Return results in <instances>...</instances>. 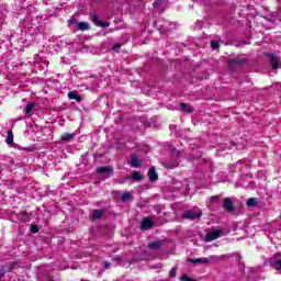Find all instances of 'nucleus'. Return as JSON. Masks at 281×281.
<instances>
[{
    "label": "nucleus",
    "mask_w": 281,
    "mask_h": 281,
    "mask_svg": "<svg viewBox=\"0 0 281 281\" xmlns=\"http://www.w3.org/2000/svg\"><path fill=\"white\" fill-rule=\"evenodd\" d=\"M211 260H221V257L210 256L202 258H189L188 262H191L192 265H207Z\"/></svg>",
    "instance_id": "obj_1"
},
{
    "label": "nucleus",
    "mask_w": 281,
    "mask_h": 281,
    "mask_svg": "<svg viewBox=\"0 0 281 281\" xmlns=\"http://www.w3.org/2000/svg\"><path fill=\"white\" fill-rule=\"evenodd\" d=\"M181 157V151H173L172 157H171V161L165 164V168H178L179 166V158Z\"/></svg>",
    "instance_id": "obj_2"
},
{
    "label": "nucleus",
    "mask_w": 281,
    "mask_h": 281,
    "mask_svg": "<svg viewBox=\"0 0 281 281\" xmlns=\"http://www.w3.org/2000/svg\"><path fill=\"white\" fill-rule=\"evenodd\" d=\"M203 213L200 211L189 210L186 213H183L182 218H189L190 221H194V218H201Z\"/></svg>",
    "instance_id": "obj_3"
},
{
    "label": "nucleus",
    "mask_w": 281,
    "mask_h": 281,
    "mask_svg": "<svg viewBox=\"0 0 281 281\" xmlns=\"http://www.w3.org/2000/svg\"><path fill=\"white\" fill-rule=\"evenodd\" d=\"M222 234L223 231L221 229L209 232L205 236V240L206 243H212V240H217V238H221Z\"/></svg>",
    "instance_id": "obj_4"
},
{
    "label": "nucleus",
    "mask_w": 281,
    "mask_h": 281,
    "mask_svg": "<svg viewBox=\"0 0 281 281\" xmlns=\"http://www.w3.org/2000/svg\"><path fill=\"white\" fill-rule=\"evenodd\" d=\"M14 267H16V261L10 262L9 266H2L0 270V280L3 278V276H5V273H8V271H12Z\"/></svg>",
    "instance_id": "obj_5"
},
{
    "label": "nucleus",
    "mask_w": 281,
    "mask_h": 281,
    "mask_svg": "<svg viewBox=\"0 0 281 281\" xmlns=\"http://www.w3.org/2000/svg\"><path fill=\"white\" fill-rule=\"evenodd\" d=\"M268 57L270 58V65L272 69H278V67H280V61L278 60V57L272 53H269Z\"/></svg>",
    "instance_id": "obj_6"
},
{
    "label": "nucleus",
    "mask_w": 281,
    "mask_h": 281,
    "mask_svg": "<svg viewBox=\"0 0 281 281\" xmlns=\"http://www.w3.org/2000/svg\"><path fill=\"white\" fill-rule=\"evenodd\" d=\"M223 207L224 210H226V212H229V213L234 212V203L229 198L224 199Z\"/></svg>",
    "instance_id": "obj_7"
},
{
    "label": "nucleus",
    "mask_w": 281,
    "mask_h": 281,
    "mask_svg": "<svg viewBox=\"0 0 281 281\" xmlns=\"http://www.w3.org/2000/svg\"><path fill=\"white\" fill-rule=\"evenodd\" d=\"M68 99L76 100V102H82V97H80V94H78V91H69Z\"/></svg>",
    "instance_id": "obj_8"
},
{
    "label": "nucleus",
    "mask_w": 281,
    "mask_h": 281,
    "mask_svg": "<svg viewBox=\"0 0 281 281\" xmlns=\"http://www.w3.org/2000/svg\"><path fill=\"white\" fill-rule=\"evenodd\" d=\"M130 166H132V168H139V166H142V161L137 156L133 155L130 160Z\"/></svg>",
    "instance_id": "obj_9"
},
{
    "label": "nucleus",
    "mask_w": 281,
    "mask_h": 281,
    "mask_svg": "<svg viewBox=\"0 0 281 281\" xmlns=\"http://www.w3.org/2000/svg\"><path fill=\"white\" fill-rule=\"evenodd\" d=\"M238 65H245V59L234 58L229 61L228 67L231 69H234Z\"/></svg>",
    "instance_id": "obj_10"
},
{
    "label": "nucleus",
    "mask_w": 281,
    "mask_h": 281,
    "mask_svg": "<svg viewBox=\"0 0 281 281\" xmlns=\"http://www.w3.org/2000/svg\"><path fill=\"white\" fill-rule=\"evenodd\" d=\"M97 172L98 175H111V172H113V167H99Z\"/></svg>",
    "instance_id": "obj_11"
},
{
    "label": "nucleus",
    "mask_w": 281,
    "mask_h": 281,
    "mask_svg": "<svg viewBox=\"0 0 281 281\" xmlns=\"http://www.w3.org/2000/svg\"><path fill=\"white\" fill-rule=\"evenodd\" d=\"M148 177H149V181H151V182L157 181V179H159V177L157 176V170L155 169V167H151L149 169Z\"/></svg>",
    "instance_id": "obj_12"
},
{
    "label": "nucleus",
    "mask_w": 281,
    "mask_h": 281,
    "mask_svg": "<svg viewBox=\"0 0 281 281\" xmlns=\"http://www.w3.org/2000/svg\"><path fill=\"white\" fill-rule=\"evenodd\" d=\"M153 227V221L144 218L140 223V229H150Z\"/></svg>",
    "instance_id": "obj_13"
},
{
    "label": "nucleus",
    "mask_w": 281,
    "mask_h": 281,
    "mask_svg": "<svg viewBox=\"0 0 281 281\" xmlns=\"http://www.w3.org/2000/svg\"><path fill=\"white\" fill-rule=\"evenodd\" d=\"M102 214H104V211H102V210H94L92 215H91V220L92 221H98V218H102Z\"/></svg>",
    "instance_id": "obj_14"
},
{
    "label": "nucleus",
    "mask_w": 281,
    "mask_h": 281,
    "mask_svg": "<svg viewBox=\"0 0 281 281\" xmlns=\"http://www.w3.org/2000/svg\"><path fill=\"white\" fill-rule=\"evenodd\" d=\"M76 137V134L65 133L61 135L60 139L61 142H71Z\"/></svg>",
    "instance_id": "obj_15"
},
{
    "label": "nucleus",
    "mask_w": 281,
    "mask_h": 281,
    "mask_svg": "<svg viewBox=\"0 0 281 281\" xmlns=\"http://www.w3.org/2000/svg\"><path fill=\"white\" fill-rule=\"evenodd\" d=\"M270 267H272V269H277V271H281V259L271 260L270 261Z\"/></svg>",
    "instance_id": "obj_16"
},
{
    "label": "nucleus",
    "mask_w": 281,
    "mask_h": 281,
    "mask_svg": "<svg viewBox=\"0 0 281 281\" xmlns=\"http://www.w3.org/2000/svg\"><path fill=\"white\" fill-rule=\"evenodd\" d=\"M161 245H164V241L156 240V241L148 244V248L149 249H159V247H161Z\"/></svg>",
    "instance_id": "obj_17"
},
{
    "label": "nucleus",
    "mask_w": 281,
    "mask_h": 281,
    "mask_svg": "<svg viewBox=\"0 0 281 281\" xmlns=\"http://www.w3.org/2000/svg\"><path fill=\"white\" fill-rule=\"evenodd\" d=\"M77 27L80 32H85L86 30H89V23L87 22H78Z\"/></svg>",
    "instance_id": "obj_18"
},
{
    "label": "nucleus",
    "mask_w": 281,
    "mask_h": 281,
    "mask_svg": "<svg viewBox=\"0 0 281 281\" xmlns=\"http://www.w3.org/2000/svg\"><path fill=\"white\" fill-rule=\"evenodd\" d=\"M180 108L182 111H184V113H192V106H190V104L181 103Z\"/></svg>",
    "instance_id": "obj_19"
},
{
    "label": "nucleus",
    "mask_w": 281,
    "mask_h": 281,
    "mask_svg": "<svg viewBox=\"0 0 281 281\" xmlns=\"http://www.w3.org/2000/svg\"><path fill=\"white\" fill-rule=\"evenodd\" d=\"M257 204H258V199H256V198H250L247 201L248 207H254V205H257Z\"/></svg>",
    "instance_id": "obj_20"
},
{
    "label": "nucleus",
    "mask_w": 281,
    "mask_h": 281,
    "mask_svg": "<svg viewBox=\"0 0 281 281\" xmlns=\"http://www.w3.org/2000/svg\"><path fill=\"white\" fill-rule=\"evenodd\" d=\"M7 144H12L14 142V134H12V131L8 132V137L5 139Z\"/></svg>",
    "instance_id": "obj_21"
},
{
    "label": "nucleus",
    "mask_w": 281,
    "mask_h": 281,
    "mask_svg": "<svg viewBox=\"0 0 281 281\" xmlns=\"http://www.w3.org/2000/svg\"><path fill=\"white\" fill-rule=\"evenodd\" d=\"M132 179H134V181H142V179H143L142 173L134 171L132 173Z\"/></svg>",
    "instance_id": "obj_22"
},
{
    "label": "nucleus",
    "mask_w": 281,
    "mask_h": 281,
    "mask_svg": "<svg viewBox=\"0 0 281 281\" xmlns=\"http://www.w3.org/2000/svg\"><path fill=\"white\" fill-rule=\"evenodd\" d=\"M133 198H131V193H128V192H125V193H123V195H122V201L124 202V203H126V201H131Z\"/></svg>",
    "instance_id": "obj_23"
},
{
    "label": "nucleus",
    "mask_w": 281,
    "mask_h": 281,
    "mask_svg": "<svg viewBox=\"0 0 281 281\" xmlns=\"http://www.w3.org/2000/svg\"><path fill=\"white\" fill-rule=\"evenodd\" d=\"M32 111H34V103H29L26 105L25 113L30 114V113H32Z\"/></svg>",
    "instance_id": "obj_24"
},
{
    "label": "nucleus",
    "mask_w": 281,
    "mask_h": 281,
    "mask_svg": "<svg viewBox=\"0 0 281 281\" xmlns=\"http://www.w3.org/2000/svg\"><path fill=\"white\" fill-rule=\"evenodd\" d=\"M94 23L100 25V27H109V24L103 22H98V15H94Z\"/></svg>",
    "instance_id": "obj_25"
},
{
    "label": "nucleus",
    "mask_w": 281,
    "mask_h": 281,
    "mask_svg": "<svg viewBox=\"0 0 281 281\" xmlns=\"http://www.w3.org/2000/svg\"><path fill=\"white\" fill-rule=\"evenodd\" d=\"M211 47H212V49H218V47H220L218 42L212 41V42H211Z\"/></svg>",
    "instance_id": "obj_26"
},
{
    "label": "nucleus",
    "mask_w": 281,
    "mask_h": 281,
    "mask_svg": "<svg viewBox=\"0 0 281 281\" xmlns=\"http://www.w3.org/2000/svg\"><path fill=\"white\" fill-rule=\"evenodd\" d=\"M169 276L171 278H177V268H172L170 271H169Z\"/></svg>",
    "instance_id": "obj_27"
},
{
    "label": "nucleus",
    "mask_w": 281,
    "mask_h": 281,
    "mask_svg": "<svg viewBox=\"0 0 281 281\" xmlns=\"http://www.w3.org/2000/svg\"><path fill=\"white\" fill-rule=\"evenodd\" d=\"M31 232H32L33 234H36V232H38V227H37L36 225H32V226H31Z\"/></svg>",
    "instance_id": "obj_28"
},
{
    "label": "nucleus",
    "mask_w": 281,
    "mask_h": 281,
    "mask_svg": "<svg viewBox=\"0 0 281 281\" xmlns=\"http://www.w3.org/2000/svg\"><path fill=\"white\" fill-rule=\"evenodd\" d=\"M76 23H78V21L76 20V18H71V19H70V22H69L70 27H71V25H76Z\"/></svg>",
    "instance_id": "obj_29"
},
{
    "label": "nucleus",
    "mask_w": 281,
    "mask_h": 281,
    "mask_svg": "<svg viewBox=\"0 0 281 281\" xmlns=\"http://www.w3.org/2000/svg\"><path fill=\"white\" fill-rule=\"evenodd\" d=\"M210 201L211 203H216V201H218V195L211 196Z\"/></svg>",
    "instance_id": "obj_30"
},
{
    "label": "nucleus",
    "mask_w": 281,
    "mask_h": 281,
    "mask_svg": "<svg viewBox=\"0 0 281 281\" xmlns=\"http://www.w3.org/2000/svg\"><path fill=\"white\" fill-rule=\"evenodd\" d=\"M120 47H122V44H115L113 46L114 52H117L120 49Z\"/></svg>",
    "instance_id": "obj_31"
},
{
    "label": "nucleus",
    "mask_w": 281,
    "mask_h": 281,
    "mask_svg": "<svg viewBox=\"0 0 281 281\" xmlns=\"http://www.w3.org/2000/svg\"><path fill=\"white\" fill-rule=\"evenodd\" d=\"M104 269H111V262L105 261L104 262Z\"/></svg>",
    "instance_id": "obj_32"
},
{
    "label": "nucleus",
    "mask_w": 281,
    "mask_h": 281,
    "mask_svg": "<svg viewBox=\"0 0 281 281\" xmlns=\"http://www.w3.org/2000/svg\"><path fill=\"white\" fill-rule=\"evenodd\" d=\"M153 7H154V8H157V2H154V3H153Z\"/></svg>",
    "instance_id": "obj_33"
}]
</instances>
